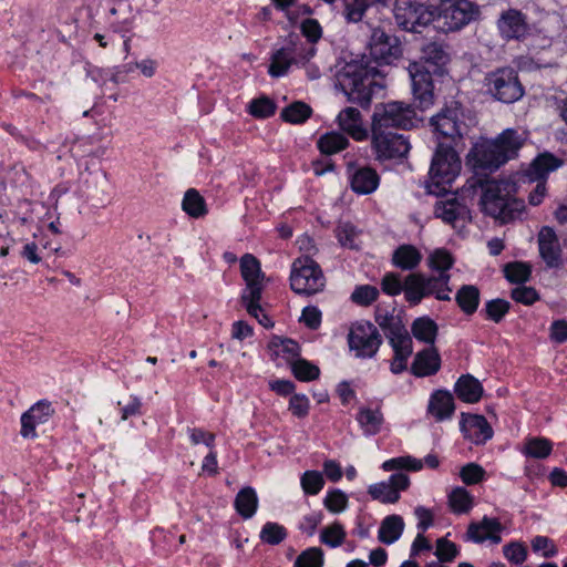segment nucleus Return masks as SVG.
I'll return each mask as SVG.
<instances>
[{"instance_id": "nucleus-1", "label": "nucleus", "mask_w": 567, "mask_h": 567, "mask_svg": "<svg viewBox=\"0 0 567 567\" xmlns=\"http://www.w3.org/2000/svg\"><path fill=\"white\" fill-rule=\"evenodd\" d=\"M377 70L361 61H350L337 73V83L348 101L369 107L375 86Z\"/></svg>"}, {"instance_id": "nucleus-2", "label": "nucleus", "mask_w": 567, "mask_h": 567, "mask_svg": "<svg viewBox=\"0 0 567 567\" xmlns=\"http://www.w3.org/2000/svg\"><path fill=\"white\" fill-rule=\"evenodd\" d=\"M483 189L481 206L485 214L508 223L519 218L525 210L523 199L511 197L512 185L506 181L491 179L480 182Z\"/></svg>"}, {"instance_id": "nucleus-3", "label": "nucleus", "mask_w": 567, "mask_h": 567, "mask_svg": "<svg viewBox=\"0 0 567 567\" xmlns=\"http://www.w3.org/2000/svg\"><path fill=\"white\" fill-rule=\"evenodd\" d=\"M240 272L246 282V288L241 295L244 307L261 326L266 328L271 327L272 322L265 315L260 306L261 295L266 287V277L261 271L259 260L251 254H245L240 258Z\"/></svg>"}, {"instance_id": "nucleus-4", "label": "nucleus", "mask_w": 567, "mask_h": 567, "mask_svg": "<svg viewBox=\"0 0 567 567\" xmlns=\"http://www.w3.org/2000/svg\"><path fill=\"white\" fill-rule=\"evenodd\" d=\"M451 275L442 272L437 276H426L412 272L404 279V298L411 306H417L425 297L434 296L437 300L450 301Z\"/></svg>"}, {"instance_id": "nucleus-5", "label": "nucleus", "mask_w": 567, "mask_h": 567, "mask_svg": "<svg viewBox=\"0 0 567 567\" xmlns=\"http://www.w3.org/2000/svg\"><path fill=\"white\" fill-rule=\"evenodd\" d=\"M370 146L374 159L384 164L405 158L411 150L409 138L398 131L371 127Z\"/></svg>"}, {"instance_id": "nucleus-6", "label": "nucleus", "mask_w": 567, "mask_h": 567, "mask_svg": "<svg viewBox=\"0 0 567 567\" xmlns=\"http://www.w3.org/2000/svg\"><path fill=\"white\" fill-rule=\"evenodd\" d=\"M326 278L320 266L307 254L291 267L290 287L298 295L311 296L323 290Z\"/></svg>"}, {"instance_id": "nucleus-7", "label": "nucleus", "mask_w": 567, "mask_h": 567, "mask_svg": "<svg viewBox=\"0 0 567 567\" xmlns=\"http://www.w3.org/2000/svg\"><path fill=\"white\" fill-rule=\"evenodd\" d=\"M431 125L439 136L446 138L454 147H464L463 138L467 134L468 126L464 122V115L458 102H452L443 107L431 118Z\"/></svg>"}, {"instance_id": "nucleus-8", "label": "nucleus", "mask_w": 567, "mask_h": 567, "mask_svg": "<svg viewBox=\"0 0 567 567\" xmlns=\"http://www.w3.org/2000/svg\"><path fill=\"white\" fill-rule=\"evenodd\" d=\"M416 114L412 105L403 102L379 103L374 106L371 127L385 131L408 130L414 125Z\"/></svg>"}, {"instance_id": "nucleus-9", "label": "nucleus", "mask_w": 567, "mask_h": 567, "mask_svg": "<svg viewBox=\"0 0 567 567\" xmlns=\"http://www.w3.org/2000/svg\"><path fill=\"white\" fill-rule=\"evenodd\" d=\"M457 147L445 145L439 142L430 167V179L432 185L440 190H446L461 172V159L456 152Z\"/></svg>"}, {"instance_id": "nucleus-10", "label": "nucleus", "mask_w": 567, "mask_h": 567, "mask_svg": "<svg viewBox=\"0 0 567 567\" xmlns=\"http://www.w3.org/2000/svg\"><path fill=\"white\" fill-rule=\"evenodd\" d=\"M480 16L478 7L470 0H444L435 14L443 32L458 31Z\"/></svg>"}, {"instance_id": "nucleus-11", "label": "nucleus", "mask_w": 567, "mask_h": 567, "mask_svg": "<svg viewBox=\"0 0 567 567\" xmlns=\"http://www.w3.org/2000/svg\"><path fill=\"white\" fill-rule=\"evenodd\" d=\"M393 13L402 30L419 33L435 20L436 10L419 0H395Z\"/></svg>"}, {"instance_id": "nucleus-12", "label": "nucleus", "mask_w": 567, "mask_h": 567, "mask_svg": "<svg viewBox=\"0 0 567 567\" xmlns=\"http://www.w3.org/2000/svg\"><path fill=\"white\" fill-rule=\"evenodd\" d=\"M485 86L494 99L503 103L516 102L524 94L517 72L512 68H503L488 73L485 76Z\"/></svg>"}, {"instance_id": "nucleus-13", "label": "nucleus", "mask_w": 567, "mask_h": 567, "mask_svg": "<svg viewBox=\"0 0 567 567\" xmlns=\"http://www.w3.org/2000/svg\"><path fill=\"white\" fill-rule=\"evenodd\" d=\"M348 344L355 357L370 359L377 354L382 344V337L372 322L359 320L353 322L349 329Z\"/></svg>"}, {"instance_id": "nucleus-14", "label": "nucleus", "mask_w": 567, "mask_h": 567, "mask_svg": "<svg viewBox=\"0 0 567 567\" xmlns=\"http://www.w3.org/2000/svg\"><path fill=\"white\" fill-rule=\"evenodd\" d=\"M563 162L550 153L539 154L528 166L525 176L530 182H537L535 188L529 193L528 203L538 206L543 203L546 194V179L549 173L561 166Z\"/></svg>"}, {"instance_id": "nucleus-15", "label": "nucleus", "mask_w": 567, "mask_h": 567, "mask_svg": "<svg viewBox=\"0 0 567 567\" xmlns=\"http://www.w3.org/2000/svg\"><path fill=\"white\" fill-rule=\"evenodd\" d=\"M369 49L371 58L379 64H390L401 54L398 39L379 28L372 31Z\"/></svg>"}, {"instance_id": "nucleus-16", "label": "nucleus", "mask_w": 567, "mask_h": 567, "mask_svg": "<svg viewBox=\"0 0 567 567\" xmlns=\"http://www.w3.org/2000/svg\"><path fill=\"white\" fill-rule=\"evenodd\" d=\"M143 6V0H113L109 11L111 28L115 32H128Z\"/></svg>"}, {"instance_id": "nucleus-17", "label": "nucleus", "mask_w": 567, "mask_h": 567, "mask_svg": "<svg viewBox=\"0 0 567 567\" xmlns=\"http://www.w3.org/2000/svg\"><path fill=\"white\" fill-rule=\"evenodd\" d=\"M434 214L437 218H441L446 224H451L453 227H457L458 224L463 226L466 221L471 220L468 207L455 196L437 200Z\"/></svg>"}, {"instance_id": "nucleus-18", "label": "nucleus", "mask_w": 567, "mask_h": 567, "mask_svg": "<svg viewBox=\"0 0 567 567\" xmlns=\"http://www.w3.org/2000/svg\"><path fill=\"white\" fill-rule=\"evenodd\" d=\"M473 162L476 168L496 171L507 163V157L493 140L477 144L473 150Z\"/></svg>"}, {"instance_id": "nucleus-19", "label": "nucleus", "mask_w": 567, "mask_h": 567, "mask_svg": "<svg viewBox=\"0 0 567 567\" xmlns=\"http://www.w3.org/2000/svg\"><path fill=\"white\" fill-rule=\"evenodd\" d=\"M412 78V91L417 107L426 110L434 102L433 83L429 71H422L417 64H413L410 69Z\"/></svg>"}, {"instance_id": "nucleus-20", "label": "nucleus", "mask_w": 567, "mask_h": 567, "mask_svg": "<svg viewBox=\"0 0 567 567\" xmlns=\"http://www.w3.org/2000/svg\"><path fill=\"white\" fill-rule=\"evenodd\" d=\"M497 27L506 40L523 39L529 30L526 17L515 9L504 11L497 21Z\"/></svg>"}, {"instance_id": "nucleus-21", "label": "nucleus", "mask_w": 567, "mask_h": 567, "mask_svg": "<svg viewBox=\"0 0 567 567\" xmlns=\"http://www.w3.org/2000/svg\"><path fill=\"white\" fill-rule=\"evenodd\" d=\"M54 413L49 401L41 400L33 404L21 416V435L23 437H35V426L45 423Z\"/></svg>"}, {"instance_id": "nucleus-22", "label": "nucleus", "mask_w": 567, "mask_h": 567, "mask_svg": "<svg viewBox=\"0 0 567 567\" xmlns=\"http://www.w3.org/2000/svg\"><path fill=\"white\" fill-rule=\"evenodd\" d=\"M503 526L497 518L483 517L478 523L468 525L466 537L468 540L481 544L491 540L493 544H499L502 540L501 532Z\"/></svg>"}, {"instance_id": "nucleus-23", "label": "nucleus", "mask_w": 567, "mask_h": 567, "mask_svg": "<svg viewBox=\"0 0 567 567\" xmlns=\"http://www.w3.org/2000/svg\"><path fill=\"white\" fill-rule=\"evenodd\" d=\"M461 431L475 444H483L493 436V429L483 415L463 414Z\"/></svg>"}, {"instance_id": "nucleus-24", "label": "nucleus", "mask_w": 567, "mask_h": 567, "mask_svg": "<svg viewBox=\"0 0 567 567\" xmlns=\"http://www.w3.org/2000/svg\"><path fill=\"white\" fill-rule=\"evenodd\" d=\"M539 252L548 267H558L561 262V249L558 238L550 227H543L538 234Z\"/></svg>"}, {"instance_id": "nucleus-25", "label": "nucleus", "mask_w": 567, "mask_h": 567, "mask_svg": "<svg viewBox=\"0 0 567 567\" xmlns=\"http://www.w3.org/2000/svg\"><path fill=\"white\" fill-rule=\"evenodd\" d=\"M339 127L355 141H364L368 137V131L363 125L360 111L355 107H346L338 117Z\"/></svg>"}, {"instance_id": "nucleus-26", "label": "nucleus", "mask_w": 567, "mask_h": 567, "mask_svg": "<svg viewBox=\"0 0 567 567\" xmlns=\"http://www.w3.org/2000/svg\"><path fill=\"white\" fill-rule=\"evenodd\" d=\"M350 184L354 193L368 195L378 188L380 176L378 172L370 166L358 167L350 176Z\"/></svg>"}, {"instance_id": "nucleus-27", "label": "nucleus", "mask_w": 567, "mask_h": 567, "mask_svg": "<svg viewBox=\"0 0 567 567\" xmlns=\"http://www.w3.org/2000/svg\"><path fill=\"white\" fill-rule=\"evenodd\" d=\"M441 367V358L435 348H427L416 353L411 371L416 377L435 374Z\"/></svg>"}, {"instance_id": "nucleus-28", "label": "nucleus", "mask_w": 567, "mask_h": 567, "mask_svg": "<svg viewBox=\"0 0 567 567\" xmlns=\"http://www.w3.org/2000/svg\"><path fill=\"white\" fill-rule=\"evenodd\" d=\"M526 140L527 134L525 132L519 133L517 130L506 128L493 141L499 146L507 161H511L518 155V151Z\"/></svg>"}, {"instance_id": "nucleus-29", "label": "nucleus", "mask_w": 567, "mask_h": 567, "mask_svg": "<svg viewBox=\"0 0 567 567\" xmlns=\"http://www.w3.org/2000/svg\"><path fill=\"white\" fill-rule=\"evenodd\" d=\"M268 350L272 359L282 358L292 365L297 359H300V346L292 339L272 337L268 344Z\"/></svg>"}, {"instance_id": "nucleus-30", "label": "nucleus", "mask_w": 567, "mask_h": 567, "mask_svg": "<svg viewBox=\"0 0 567 567\" xmlns=\"http://www.w3.org/2000/svg\"><path fill=\"white\" fill-rule=\"evenodd\" d=\"M454 410V399L450 392L437 390L432 394L427 411L436 419V421H443L451 417Z\"/></svg>"}, {"instance_id": "nucleus-31", "label": "nucleus", "mask_w": 567, "mask_h": 567, "mask_svg": "<svg viewBox=\"0 0 567 567\" xmlns=\"http://www.w3.org/2000/svg\"><path fill=\"white\" fill-rule=\"evenodd\" d=\"M363 434L367 436L378 434L384 423V416L380 408L371 409L361 406L355 416Z\"/></svg>"}, {"instance_id": "nucleus-32", "label": "nucleus", "mask_w": 567, "mask_h": 567, "mask_svg": "<svg viewBox=\"0 0 567 567\" xmlns=\"http://www.w3.org/2000/svg\"><path fill=\"white\" fill-rule=\"evenodd\" d=\"M454 392L466 403H476L483 395L481 382L471 374H464L455 383Z\"/></svg>"}, {"instance_id": "nucleus-33", "label": "nucleus", "mask_w": 567, "mask_h": 567, "mask_svg": "<svg viewBox=\"0 0 567 567\" xmlns=\"http://www.w3.org/2000/svg\"><path fill=\"white\" fill-rule=\"evenodd\" d=\"M421 261L422 254L413 245H401L392 254V264L401 270H413Z\"/></svg>"}, {"instance_id": "nucleus-34", "label": "nucleus", "mask_w": 567, "mask_h": 567, "mask_svg": "<svg viewBox=\"0 0 567 567\" xmlns=\"http://www.w3.org/2000/svg\"><path fill=\"white\" fill-rule=\"evenodd\" d=\"M404 530V520L400 515L386 516L380 525L378 538L385 545L396 542Z\"/></svg>"}, {"instance_id": "nucleus-35", "label": "nucleus", "mask_w": 567, "mask_h": 567, "mask_svg": "<svg viewBox=\"0 0 567 567\" xmlns=\"http://www.w3.org/2000/svg\"><path fill=\"white\" fill-rule=\"evenodd\" d=\"M258 506V497L252 487L241 488L235 498V508L245 519L255 515Z\"/></svg>"}, {"instance_id": "nucleus-36", "label": "nucleus", "mask_w": 567, "mask_h": 567, "mask_svg": "<svg viewBox=\"0 0 567 567\" xmlns=\"http://www.w3.org/2000/svg\"><path fill=\"white\" fill-rule=\"evenodd\" d=\"M455 301L464 313L473 315L480 305L478 288L474 285L462 286L455 295Z\"/></svg>"}, {"instance_id": "nucleus-37", "label": "nucleus", "mask_w": 567, "mask_h": 567, "mask_svg": "<svg viewBox=\"0 0 567 567\" xmlns=\"http://www.w3.org/2000/svg\"><path fill=\"white\" fill-rule=\"evenodd\" d=\"M520 451L527 457L543 460L550 455L553 443L546 437H527Z\"/></svg>"}, {"instance_id": "nucleus-38", "label": "nucleus", "mask_w": 567, "mask_h": 567, "mask_svg": "<svg viewBox=\"0 0 567 567\" xmlns=\"http://www.w3.org/2000/svg\"><path fill=\"white\" fill-rule=\"evenodd\" d=\"M292 63H295L292 49L290 47L281 48L271 55L268 73L272 78L284 76Z\"/></svg>"}, {"instance_id": "nucleus-39", "label": "nucleus", "mask_w": 567, "mask_h": 567, "mask_svg": "<svg viewBox=\"0 0 567 567\" xmlns=\"http://www.w3.org/2000/svg\"><path fill=\"white\" fill-rule=\"evenodd\" d=\"M377 7L370 0H342V16L348 23L362 21L365 12Z\"/></svg>"}, {"instance_id": "nucleus-40", "label": "nucleus", "mask_w": 567, "mask_h": 567, "mask_svg": "<svg viewBox=\"0 0 567 567\" xmlns=\"http://www.w3.org/2000/svg\"><path fill=\"white\" fill-rule=\"evenodd\" d=\"M317 145L322 154L332 155L346 150L349 140L341 133L329 132L319 137Z\"/></svg>"}, {"instance_id": "nucleus-41", "label": "nucleus", "mask_w": 567, "mask_h": 567, "mask_svg": "<svg viewBox=\"0 0 567 567\" xmlns=\"http://www.w3.org/2000/svg\"><path fill=\"white\" fill-rule=\"evenodd\" d=\"M182 207L186 214L194 218H199L207 214L204 197L194 188L186 190Z\"/></svg>"}, {"instance_id": "nucleus-42", "label": "nucleus", "mask_w": 567, "mask_h": 567, "mask_svg": "<svg viewBox=\"0 0 567 567\" xmlns=\"http://www.w3.org/2000/svg\"><path fill=\"white\" fill-rule=\"evenodd\" d=\"M412 333L417 340L433 344L437 333V326L430 318H417L412 324Z\"/></svg>"}, {"instance_id": "nucleus-43", "label": "nucleus", "mask_w": 567, "mask_h": 567, "mask_svg": "<svg viewBox=\"0 0 567 567\" xmlns=\"http://www.w3.org/2000/svg\"><path fill=\"white\" fill-rule=\"evenodd\" d=\"M449 505L455 514L468 513L473 507V496L464 487H455L449 494Z\"/></svg>"}, {"instance_id": "nucleus-44", "label": "nucleus", "mask_w": 567, "mask_h": 567, "mask_svg": "<svg viewBox=\"0 0 567 567\" xmlns=\"http://www.w3.org/2000/svg\"><path fill=\"white\" fill-rule=\"evenodd\" d=\"M312 113L311 107L300 101L293 102L281 111V118L291 124H301L306 122Z\"/></svg>"}, {"instance_id": "nucleus-45", "label": "nucleus", "mask_w": 567, "mask_h": 567, "mask_svg": "<svg viewBox=\"0 0 567 567\" xmlns=\"http://www.w3.org/2000/svg\"><path fill=\"white\" fill-rule=\"evenodd\" d=\"M389 343L391 344L394 354L400 355H411L412 354V339L403 326L395 332H392L391 334H388Z\"/></svg>"}, {"instance_id": "nucleus-46", "label": "nucleus", "mask_w": 567, "mask_h": 567, "mask_svg": "<svg viewBox=\"0 0 567 567\" xmlns=\"http://www.w3.org/2000/svg\"><path fill=\"white\" fill-rule=\"evenodd\" d=\"M368 493L373 499L383 504H394L400 499V494L394 491L388 481L370 485Z\"/></svg>"}, {"instance_id": "nucleus-47", "label": "nucleus", "mask_w": 567, "mask_h": 567, "mask_svg": "<svg viewBox=\"0 0 567 567\" xmlns=\"http://www.w3.org/2000/svg\"><path fill=\"white\" fill-rule=\"evenodd\" d=\"M382 468L386 472L394 470H408L417 472L423 468V462L422 460L415 458L411 455H405L385 461L382 464Z\"/></svg>"}, {"instance_id": "nucleus-48", "label": "nucleus", "mask_w": 567, "mask_h": 567, "mask_svg": "<svg viewBox=\"0 0 567 567\" xmlns=\"http://www.w3.org/2000/svg\"><path fill=\"white\" fill-rule=\"evenodd\" d=\"M259 537L265 544L278 545L287 537V530L278 523L267 522L262 526Z\"/></svg>"}, {"instance_id": "nucleus-49", "label": "nucleus", "mask_w": 567, "mask_h": 567, "mask_svg": "<svg viewBox=\"0 0 567 567\" xmlns=\"http://www.w3.org/2000/svg\"><path fill=\"white\" fill-rule=\"evenodd\" d=\"M291 371L296 379L303 382L316 380L320 374L319 368L305 359L292 362Z\"/></svg>"}, {"instance_id": "nucleus-50", "label": "nucleus", "mask_w": 567, "mask_h": 567, "mask_svg": "<svg viewBox=\"0 0 567 567\" xmlns=\"http://www.w3.org/2000/svg\"><path fill=\"white\" fill-rule=\"evenodd\" d=\"M248 112L250 115L257 118H267L275 114L276 104L272 100L267 96H260L252 100L248 105Z\"/></svg>"}, {"instance_id": "nucleus-51", "label": "nucleus", "mask_w": 567, "mask_h": 567, "mask_svg": "<svg viewBox=\"0 0 567 567\" xmlns=\"http://www.w3.org/2000/svg\"><path fill=\"white\" fill-rule=\"evenodd\" d=\"M375 322L383 330L385 337L403 327L401 321L391 312L380 307L375 309Z\"/></svg>"}, {"instance_id": "nucleus-52", "label": "nucleus", "mask_w": 567, "mask_h": 567, "mask_svg": "<svg viewBox=\"0 0 567 567\" xmlns=\"http://www.w3.org/2000/svg\"><path fill=\"white\" fill-rule=\"evenodd\" d=\"M344 538L346 532L343 529V526L339 523H333L332 525L323 528L320 534L321 543L332 548L342 545Z\"/></svg>"}, {"instance_id": "nucleus-53", "label": "nucleus", "mask_w": 567, "mask_h": 567, "mask_svg": "<svg viewBox=\"0 0 567 567\" xmlns=\"http://www.w3.org/2000/svg\"><path fill=\"white\" fill-rule=\"evenodd\" d=\"M453 264L452 255L445 249H436L429 257V267L439 274L447 272Z\"/></svg>"}, {"instance_id": "nucleus-54", "label": "nucleus", "mask_w": 567, "mask_h": 567, "mask_svg": "<svg viewBox=\"0 0 567 567\" xmlns=\"http://www.w3.org/2000/svg\"><path fill=\"white\" fill-rule=\"evenodd\" d=\"M422 59L434 65H442L446 63L449 56L441 43L431 42L423 47Z\"/></svg>"}, {"instance_id": "nucleus-55", "label": "nucleus", "mask_w": 567, "mask_h": 567, "mask_svg": "<svg viewBox=\"0 0 567 567\" xmlns=\"http://www.w3.org/2000/svg\"><path fill=\"white\" fill-rule=\"evenodd\" d=\"M300 483L306 494L317 495L322 489L324 480L318 471H306L301 476Z\"/></svg>"}, {"instance_id": "nucleus-56", "label": "nucleus", "mask_w": 567, "mask_h": 567, "mask_svg": "<svg viewBox=\"0 0 567 567\" xmlns=\"http://www.w3.org/2000/svg\"><path fill=\"white\" fill-rule=\"evenodd\" d=\"M379 297V290L370 285H362L355 287L351 293V300L359 306H370Z\"/></svg>"}, {"instance_id": "nucleus-57", "label": "nucleus", "mask_w": 567, "mask_h": 567, "mask_svg": "<svg viewBox=\"0 0 567 567\" xmlns=\"http://www.w3.org/2000/svg\"><path fill=\"white\" fill-rule=\"evenodd\" d=\"M323 553L318 547H311L302 551L296 559V567H322Z\"/></svg>"}, {"instance_id": "nucleus-58", "label": "nucleus", "mask_w": 567, "mask_h": 567, "mask_svg": "<svg viewBox=\"0 0 567 567\" xmlns=\"http://www.w3.org/2000/svg\"><path fill=\"white\" fill-rule=\"evenodd\" d=\"M505 277L511 282H525L529 279L530 269L523 262H511L504 268Z\"/></svg>"}, {"instance_id": "nucleus-59", "label": "nucleus", "mask_w": 567, "mask_h": 567, "mask_svg": "<svg viewBox=\"0 0 567 567\" xmlns=\"http://www.w3.org/2000/svg\"><path fill=\"white\" fill-rule=\"evenodd\" d=\"M503 554L514 565H522L527 559V548L523 543L513 542L503 547Z\"/></svg>"}, {"instance_id": "nucleus-60", "label": "nucleus", "mask_w": 567, "mask_h": 567, "mask_svg": "<svg viewBox=\"0 0 567 567\" xmlns=\"http://www.w3.org/2000/svg\"><path fill=\"white\" fill-rule=\"evenodd\" d=\"M323 504L329 512L341 513L348 505V497L342 491L333 489L327 494Z\"/></svg>"}, {"instance_id": "nucleus-61", "label": "nucleus", "mask_w": 567, "mask_h": 567, "mask_svg": "<svg viewBox=\"0 0 567 567\" xmlns=\"http://www.w3.org/2000/svg\"><path fill=\"white\" fill-rule=\"evenodd\" d=\"M509 310V302L504 299H493L486 302L485 311L487 318L499 322Z\"/></svg>"}, {"instance_id": "nucleus-62", "label": "nucleus", "mask_w": 567, "mask_h": 567, "mask_svg": "<svg viewBox=\"0 0 567 567\" xmlns=\"http://www.w3.org/2000/svg\"><path fill=\"white\" fill-rule=\"evenodd\" d=\"M457 547L454 543L442 537L436 540L435 555L440 563L452 561L457 556Z\"/></svg>"}, {"instance_id": "nucleus-63", "label": "nucleus", "mask_w": 567, "mask_h": 567, "mask_svg": "<svg viewBox=\"0 0 567 567\" xmlns=\"http://www.w3.org/2000/svg\"><path fill=\"white\" fill-rule=\"evenodd\" d=\"M484 468L476 463H468L461 468L460 476L466 485H473L481 482L484 477Z\"/></svg>"}, {"instance_id": "nucleus-64", "label": "nucleus", "mask_w": 567, "mask_h": 567, "mask_svg": "<svg viewBox=\"0 0 567 567\" xmlns=\"http://www.w3.org/2000/svg\"><path fill=\"white\" fill-rule=\"evenodd\" d=\"M295 64H307L316 54L315 43L306 42L299 45H291Z\"/></svg>"}]
</instances>
